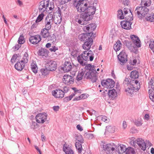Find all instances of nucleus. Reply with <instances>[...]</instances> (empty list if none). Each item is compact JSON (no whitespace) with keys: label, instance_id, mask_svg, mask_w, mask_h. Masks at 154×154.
<instances>
[{"label":"nucleus","instance_id":"2eb2a0df","mask_svg":"<svg viewBox=\"0 0 154 154\" xmlns=\"http://www.w3.org/2000/svg\"><path fill=\"white\" fill-rule=\"evenodd\" d=\"M47 68L50 71H53L55 70L57 68V64L55 61L50 60L46 63Z\"/></svg>","mask_w":154,"mask_h":154},{"label":"nucleus","instance_id":"4d7b16f0","mask_svg":"<svg viewBox=\"0 0 154 154\" xmlns=\"http://www.w3.org/2000/svg\"><path fill=\"white\" fill-rule=\"evenodd\" d=\"M125 20L128 22H131L133 20V18L132 16H128L125 17Z\"/></svg>","mask_w":154,"mask_h":154},{"label":"nucleus","instance_id":"680f3d73","mask_svg":"<svg viewBox=\"0 0 154 154\" xmlns=\"http://www.w3.org/2000/svg\"><path fill=\"white\" fill-rule=\"evenodd\" d=\"M102 121L106 123L108 122V119H107V117L105 116H103L102 117Z\"/></svg>","mask_w":154,"mask_h":154},{"label":"nucleus","instance_id":"c9c22d12","mask_svg":"<svg viewBox=\"0 0 154 154\" xmlns=\"http://www.w3.org/2000/svg\"><path fill=\"white\" fill-rule=\"evenodd\" d=\"M139 73L137 71L134 70L131 72L130 77L133 79H136L138 78Z\"/></svg>","mask_w":154,"mask_h":154},{"label":"nucleus","instance_id":"412c9836","mask_svg":"<svg viewBox=\"0 0 154 154\" xmlns=\"http://www.w3.org/2000/svg\"><path fill=\"white\" fill-rule=\"evenodd\" d=\"M72 68V65L71 63L69 61H66L63 66L62 67V69L65 72H68L70 71Z\"/></svg>","mask_w":154,"mask_h":154},{"label":"nucleus","instance_id":"473e14b6","mask_svg":"<svg viewBox=\"0 0 154 154\" xmlns=\"http://www.w3.org/2000/svg\"><path fill=\"white\" fill-rule=\"evenodd\" d=\"M81 14L85 21H87L90 20L93 17L92 16L90 15V14H88L86 12L82 13Z\"/></svg>","mask_w":154,"mask_h":154},{"label":"nucleus","instance_id":"49530a36","mask_svg":"<svg viewBox=\"0 0 154 154\" xmlns=\"http://www.w3.org/2000/svg\"><path fill=\"white\" fill-rule=\"evenodd\" d=\"M84 136L89 139H92L94 137V134L89 132L85 133Z\"/></svg>","mask_w":154,"mask_h":154},{"label":"nucleus","instance_id":"f704fd0d","mask_svg":"<svg viewBox=\"0 0 154 154\" xmlns=\"http://www.w3.org/2000/svg\"><path fill=\"white\" fill-rule=\"evenodd\" d=\"M82 143H79V142H76L75 143V146L77 149L78 150L79 154H84L82 153V147L81 144Z\"/></svg>","mask_w":154,"mask_h":154},{"label":"nucleus","instance_id":"37998d69","mask_svg":"<svg viewBox=\"0 0 154 154\" xmlns=\"http://www.w3.org/2000/svg\"><path fill=\"white\" fill-rule=\"evenodd\" d=\"M117 12L118 18L121 20L124 19V16L123 13L121 9H120L118 10Z\"/></svg>","mask_w":154,"mask_h":154},{"label":"nucleus","instance_id":"2f4dec72","mask_svg":"<svg viewBox=\"0 0 154 154\" xmlns=\"http://www.w3.org/2000/svg\"><path fill=\"white\" fill-rule=\"evenodd\" d=\"M63 150L66 154H74L73 150L69 146L67 145H64Z\"/></svg>","mask_w":154,"mask_h":154},{"label":"nucleus","instance_id":"7ed1b4c3","mask_svg":"<svg viewBox=\"0 0 154 154\" xmlns=\"http://www.w3.org/2000/svg\"><path fill=\"white\" fill-rule=\"evenodd\" d=\"M85 69L88 70L85 75V77L87 79H91L92 82H96L97 79V72L96 70V66L89 64L86 65Z\"/></svg>","mask_w":154,"mask_h":154},{"label":"nucleus","instance_id":"69168bd1","mask_svg":"<svg viewBox=\"0 0 154 154\" xmlns=\"http://www.w3.org/2000/svg\"><path fill=\"white\" fill-rule=\"evenodd\" d=\"M63 91L64 92V93H66L69 90V87L67 86L64 87L63 88Z\"/></svg>","mask_w":154,"mask_h":154},{"label":"nucleus","instance_id":"13d9d810","mask_svg":"<svg viewBox=\"0 0 154 154\" xmlns=\"http://www.w3.org/2000/svg\"><path fill=\"white\" fill-rule=\"evenodd\" d=\"M57 50H58L57 48L55 46H52L49 49V50L51 52H55Z\"/></svg>","mask_w":154,"mask_h":154},{"label":"nucleus","instance_id":"f03ea898","mask_svg":"<svg viewBox=\"0 0 154 154\" xmlns=\"http://www.w3.org/2000/svg\"><path fill=\"white\" fill-rule=\"evenodd\" d=\"M94 58V54L92 51H85L77 57V60L80 64L83 66L86 64V61L89 60L91 61H93Z\"/></svg>","mask_w":154,"mask_h":154},{"label":"nucleus","instance_id":"4c0bfd02","mask_svg":"<svg viewBox=\"0 0 154 154\" xmlns=\"http://www.w3.org/2000/svg\"><path fill=\"white\" fill-rule=\"evenodd\" d=\"M31 68L34 73L36 74L37 72L38 68L36 63H32L31 64Z\"/></svg>","mask_w":154,"mask_h":154},{"label":"nucleus","instance_id":"8fccbe9b","mask_svg":"<svg viewBox=\"0 0 154 154\" xmlns=\"http://www.w3.org/2000/svg\"><path fill=\"white\" fill-rule=\"evenodd\" d=\"M84 75V72L82 71L80 73H79L78 75L77 76V79L78 81L81 80L82 79L83 75Z\"/></svg>","mask_w":154,"mask_h":154},{"label":"nucleus","instance_id":"1a4fd4ad","mask_svg":"<svg viewBox=\"0 0 154 154\" xmlns=\"http://www.w3.org/2000/svg\"><path fill=\"white\" fill-rule=\"evenodd\" d=\"M48 115L45 113L38 114L35 117L36 122L39 123H43L46 120Z\"/></svg>","mask_w":154,"mask_h":154},{"label":"nucleus","instance_id":"a211bd4d","mask_svg":"<svg viewBox=\"0 0 154 154\" xmlns=\"http://www.w3.org/2000/svg\"><path fill=\"white\" fill-rule=\"evenodd\" d=\"M93 38H90L89 40L85 42L82 45V48L85 50H86L87 51L89 50L93 44Z\"/></svg>","mask_w":154,"mask_h":154},{"label":"nucleus","instance_id":"864d4df0","mask_svg":"<svg viewBox=\"0 0 154 154\" xmlns=\"http://www.w3.org/2000/svg\"><path fill=\"white\" fill-rule=\"evenodd\" d=\"M119 2H122V4L124 5L128 6L129 4V0H119Z\"/></svg>","mask_w":154,"mask_h":154},{"label":"nucleus","instance_id":"dca6fc26","mask_svg":"<svg viewBox=\"0 0 154 154\" xmlns=\"http://www.w3.org/2000/svg\"><path fill=\"white\" fill-rule=\"evenodd\" d=\"M94 37L87 33H82L79 35V39L81 41L85 42Z\"/></svg>","mask_w":154,"mask_h":154},{"label":"nucleus","instance_id":"f257e3e1","mask_svg":"<svg viewBox=\"0 0 154 154\" xmlns=\"http://www.w3.org/2000/svg\"><path fill=\"white\" fill-rule=\"evenodd\" d=\"M130 80L129 78H125L123 84L125 87H127L126 91L132 94L135 90H138L140 87L137 80H132L130 81Z\"/></svg>","mask_w":154,"mask_h":154},{"label":"nucleus","instance_id":"0e129e2a","mask_svg":"<svg viewBox=\"0 0 154 154\" xmlns=\"http://www.w3.org/2000/svg\"><path fill=\"white\" fill-rule=\"evenodd\" d=\"M68 2L66 0H60V5H64Z\"/></svg>","mask_w":154,"mask_h":154},{"label":"nucleus","instance_id":"6ab92c4d","mask_svg":"<svg viewBox=\"0 0 154 154\" xmlns=\"http://www.w3.org/2000/svg\"><path fill=\"white\" fill-rule=\"evenodd\" d=\"M57 14L58 15L55 16L53 18L54 22L56 24H60L62 21L61 11L60 10H59L57 12Z\"/></svg>","mask_w":154,"mask_h":154},{"label":"nucleus","instance_id":"603ef678","mask_svg":"<svg viewBox=\"0 0 154 154\" xmlns=\"http://www.w3.org/2000/svg\"><path fill=\"white\" fill-rule=\"evenodd\" d=\"M17 57L18 56L17 54H14L11 59V62L13 63H14L16 61Z\"/></svg>","mask_w":154,"mask_h":154},{"label":"nucleus","instance_id":"a878e982","mask_svg":"<svg viewBox=\"0 0 154 154\" xmlns=\"http://www.w3.org/2000/svg\"><path fill=\"white\" fill-rule=\"evenodd\" d=\"M96 6L94 3V6H88L86 13L88 14H90V15L92 16L95 13L96 10Z\"/></svg>","mask_w":154,"mask_h":154},{"label":"nucleus","instance_id":"774afa93","mask_svg":"<svg viewBox=\"0 0 154 154\" xmlns=\"http://www.w3.org/2000/svg\"><path fill=\"white\" fill-rule=\"evenodd\" d=\"M76 128L80 131H82L83 130L82 128L80 126V125H77Z\"/></svg>","mask_w":154,"mask_h":154},{"label":"nucleus","instance_id":"72a5a7b5","mask_svg":"<svg viewBox=\"0 0 154 154\" xmlns=\"http://www.w3.org/2000/svg\"><path fill=\"white\" fill-rule=\"evenodd\" d=\"M122 46V44L121 42L119 40H118L114 45V49L116 51H119L120 49Z\"/></svg>","mask_w":154,"mask_h":154},{"label":"nucleus","instance_id":"052dcab7","mask_svg":"<svg viewBox=\"0 0 154 154\" xmlns=\"http://www.w3.org/2000/svg\"><path fill=\"white\" fill-rule=\"evenodd\" d=\"M78 52L76 50L72 51L71 53V55L74 57H77Z\"/></svg>","mask_w":154,"mask_h":154},{"label":"nucleus","instance_id":"5701e85b","mask_svg":"<svg viewBox=\"0 0 154 154\" xmlns=\"http://www.w3.org/2000/svg\"><path fill=\"white\" fill-rule=\"evenodd\" d=\"M52 21V19L51 17H49L47 16L46 17L45 21V28L44 29H46L47 30H50L51 27V23Z\"/></svg>","mask_w":154,"mask_h":154},{"label":"nucleus","instance_id":"423d86ee","mask_svg":"<svg viewBox=\"0 0 154 154\" xmlns=\"http://www.w3.org/2000/svg\"><path fill=\"white\" fill-rule=\"evenodd\" d=\"M88 4L86 3L84 4V2L80 3H73V5L77 10V11L79 12H86L88 8Z\"/></svg>","mask_w":154,"mask_h":154},{"label":"nucleus","instance_id":"bf43d9fd","mask_svg":"<svg viewBox=\"0 0 154 154\" xmlns=\"http://www.w3.org/2000/svg\"><path fill=\"white\" fill-rule=\"evenodd\" d=\"M82 99H84L87 98L89 96L88 95L86 94H81V95Z\"/></svg>","mask_w":154,"mask_h":154},{"label":"nucleus","instance_id":"b1692460","mask_svg":"<svg viewBox=\"0 0 154 154\" xmlns=\"http://www.w3.org/2000/svg\"><path fill=\"white\" fill-rule=\"evenodd\" d=\"M48 51L45 48H41L37 52V54L38 56L47 57L48 56Z\"/></svg>","mask_w":154,"mask_h":154},{"label":"nucleus","instance_id":"5fc2aeb1","mask_svg":"<svg viewBox=\"0 0 154 154\" xmlns=\"http://www.w3.org/2000/svg\"><path fill=\"white\" fill-rule=\"evenodd\" d=\"M135 124L137 126H141L142 123L141 122V121L140 120H136L134 122Z\"/></svg>","mask_w":154,"mask_h":154},{"label":"nucleus","instance_id":"de8ad7c7","mask_svg":"<svg viewBox=\"0 0 154 154\" xmlns=\"http://www.w3.org/2000/svg\"><path fill=\"white\" fill-rule=\"evenodd\" d=\"M142 2L145 6H149L151 3V0H142Z\"/></svg>","mask_w":154,"mask_h":154},{"label":"nucleus","instance_id":"20e7f679","mask_svg":"<svg viewBox=\"0 0 154 154\" xmlns=\"http://www.w3.org/2000/svg\"><path fill=\"white\" fill-rule=\"evenodd\" d=\"M96 28V26L94 23L90 24L85 26L83 28L84 31L89 35H91L94 38L96 36V34H94L93 32Z\"/></svg>","mask_w":154,"mask_h":154},{"label":"nucleus","instance_id":"0eeeda50","mask_svg":"<svg viewBox=\"0 0 154 154\" xmlns=\"http://www.w3.org/2000/svg\"><path fill=\"white\" fill-rule=\"evenodd\" d=\"M49 0H44L41 1L39 3L38 9L42 12L48 11V7L49 5Z\"/></svg>","mask_w":154,"mask_h":154},{"label":"nucleus","instance_id":"f8f14e48","mask_svg":"<svg viewBox=\"0 0 154 154\" xmlns=\"http://www.w3.org/2000/svg\"><path fill=\"white\" fill-rule=\"evenodd\" d=\"M72 89L74 91V93H73L71 94L69 96L63 98V100L64 102H67L71 100L72 98L76 94H80L81 93L80 90H77L75 88H72Z\"/></svg>","mask_w":154,"mask_h":154},{"label":"nucleus","instance_id":"a19ab883","mask_svg":"<svg viewBox=\"0 0 154 154\" xmlns=\"http://www.w3.org/2000/svg\"><path fill=\"white\" fill-rule=\"evenodd\" d=\"M75 139L78 141L76 142H79V143H84V140L82 138V136L80 135H77L75 136Z\"/></svg>","mask_w":154,"mask_h":154},{"label":"nucleus","instance_id":"ea45409f","mask_svg":"<svg viewBox=\"0 0 154 154\" xmlns=\"http://www.w3.org/2000/svg\"><path fill=\"white\" fill-rule=\"evenodd\" d=\"M125 152L126 154H135V153L134 149L131 147L127 148Z\"/></svg>","mask_w":154,"mask_h":154},{"label":"nucleus","instance_id":"ddd939ff","mask_svg":"<svg viewBox=\"0 0 154 154\" xmlns=\"http://www.w3.org/2000/svg\"><path fill=\"white\" fill-rule=\"evenodd\" d=\"M74 78L68 75H64L63 79L64 83L67 85L72 84L74 82Z\"/></svg>","mask_w":154,"mask_h":154},{"label":"nucleus","instance_id":"9b49d317","mask_svg":"<svg viewBox=\"0 0 154 154\" xmlns=\"http://www.w3.org/2000/svg\"><path fill=\"white\" fill-rule=\"evenodd\" d=\"M118 58L119 61L121 62L122 65H124L128 60L127 55L124 52H121L118 56Z\"/></svg>","mask_w":154,"mask_h":154},{"label":"nucleus","instance_id":"cd10ccee","mask_svg":"<svg viewBox=\"0 0 154 154\" xmlns=\"http://www.w3.org/2000/svg\"><path fill=\"white\" fill-rule=\"evenodd\" d=\"M126 146L125 145L121 144L118 146H116V151H118L119 153H122L126 151Z\"/></svg>","mask_w":154,"mask_h":154},{"label":"nucleus","instance_id":"9d476101","mask_svg":"<svg viewBox=\"0 0 154 154\" xmlns=\"http://www.w3.org/2000/svg\"><path fill=\"white\" fill-rule=\"evenodd\" d=\"M116 146L113 143L107 144H104L103 145V149L105 151H109V152L114 151L115 149H116Z\"/></svg>","mask_w":154,"mask_h":154},{"label":"nucleus","instance_id":"c756f323","mask_svg":"<svg viewBox=\"0 0 154 154\" xmlns=\"http://www.w3.org/2000/svg\"><path fill=\"white\" fill-rule=\"evenodd\" d=\"M125 44L127 48L131 51H133L134 50V44L133 42L128 41H125Z\"/></svg>","mask_w":154,"mask_h":154},{"label":"nucleus","instance_id":"4be33fe9","mask_svg":"<svg viewBox=\"0 0 154 154\" xmlns=\"http://www.w3.org/2000/svg\"><path fill=\"white\" fill-rule=\"evenodd\" d=\"M121 25L122 28L126 29H130L131 28V26L132 23L128 22L126 20H123L121 21Z\"/></svg>","mask_w":154,"mask_h":154},{"label":"nucleus","instance_id":"c03bdc74","mask_svg":"<svg viewBox=\"0 0 154 154\" xmlns=\"http://www.w3.org/2000/svg\"><path fill=\"white\" fill-rule=\"evenodd\" d=\"M50 70L47 68L42 69L40 70V72L42 75H45L48 74Z\"/></svg>","mask_w":154,"mask_h":154},{"label":"nucleus","instance_id":"09e8293b","mask_svg":"<svg viewBox=\"0 0 154 154\" xmlns=\"http://www.w3.org/2000/svg\"><path fill=\"white\" fill-rule=\"evenodd\" d=\"M18 43L20 44H22L24 43V39L22 35L20 36L18 38Z\"/></svg>","mask_w":154,"mask_h":154},{"label":"nucleus","instance_id":"6e6552de","mask_svg":"<svg viewBox=\"0 0 154 154\" xmlns=\"http://www.w3.org/2000/svg\"><path fill=\"white\" fill-rule=\"evenodd\" d=\"M115 84L114 81L110 79H108L106 80H103L101 81L102 86L107 88H112L114 87Z\"/></svg>","mask_w":154,"mask_h":154},{"label":"nucleus","instance_id":"6e6d98bb","mask_svg":"<svg viewBox=\"0 0 154 154\" xmlns=\"http://www.w3.org/2000/svg\"><path fill=\"white\" fill-rule=\"evenodd\" d=\"M130 38L131 39H132L133 42L136 40L138 39V38H139L138 37L134 35H131Z\"/></svg>","mask_w":154,"mask_h":154},{"label":"nucleus","instance_id":"338daca9","mask_svg":"<svg viewBox=\"0 0 154 154\" xmlns=\"http://www.w3.org/2000/svg\"><path fill=\"white\" fill-rule=\"evenodd\" d=\"M122 126L123 128L124 129H125L127 127L126 122L125 121H123Z\"/></svg>","mask_w":154,"mask_h":154},{"label":"nucleus","instance_id":"f3484780","mask_svg":"<svg viewBox=\"0 0 154 154\" xmlns=\"http://www.w3.org/2000/svg\"><path fill=\"white\" fill-rule=\"evenodd\" d=\"M52 95L56 98H62L64 97V92L61 90L57 89L52 91Z\"/></svg>","mask_w":154,"mask_h":154},{"label":"nucleus","instance_id":"e433bc0d","mask_svg":"<svg viewBox=\"0 0 154 154\" xmlns=\"http://www.w3.org/2000/svg\"><path fill=\"white\" fill-rule=\"evenodd\" d=\"M29 56L27 53H25L23 57L21 60V62H23L25 64L27 63L28 61Z\"/></svg>","mask_w":154,"mask_h":154},{"label":"nucleus","instance_id":"bb28decb","mask_svg":"<svg viewBox=\"0 0 154 154\" xmlns=\"http://www.w3.org/2000/svg\"><path fill=\"white\" fill-rule=\"evenodd\" d=\"M25 64L23 62H21V61H18L14 65L15 68L18 71H21L25 67Z\"/></svg>","mask_w":154,"mask_h":154},{"label":"nucleus","instance_id":"aec40b11","mask_svg":"<svg viewBox=\"0 0 154 154\" xmlns=\"http://www.w3.org/2000/svg\"><path fill=\"white\" fill-rule=\"evenodd\" d=\"M137 143L140 147L143 150H145L146 148V145L144 140L141 138L137 139Z\"/></svg>","mask_w":154,"mask_h":154},{"label":"nucleus","instance_id":"c85d7f7f","mask_svg":"<svg viewBox=\"0 0 154 154\" xmlns=\"http://www.w3.org/2000/svg\"><path fill=\"white\" fill-rule=\"evenodd\" d=\"M75 18L76 22H77L79 24L83 25L85 24V21L82 18V14H77L75 17Z\"/></svg>","mask_w":154,"mask_h":154},{"label":"nucleus","instance_id":"3c124183","mask_svg":"<svg viewBox=\"0 0 154 154\" xmlns=\"http://www.w3.org/2000/svg\"><path fill=\"white\" fill-rule=\"evenodd\" d=\"M133 43L134 44V45L135 44L138 48L140 47V40L139 38H138V39L136 40Z\"/></svg>","mask_w":154,"mask_h":154},{"label":"nucleus","instance_id":"58836bf2","mask_svg":"<svg viewBox=\"0 0 154 154\" xmlns=\"http://www.w3.org/2000/svg\"><path fill=\"white\" fill-rule=\"evenodd\" d=\"M146 19L148 21L151 22L154 21V14L151 13L150 14H148L147 15Z\"/></svg>","mask_w":154,"mask_h":154},{"label":"nucleus","instance_id":"a18cd8bd","mask_svg":"<svg viewBox=\"0 0 154 154\" xmlns=\"http://www.w3.org/2000/svg\"><path fill=\"white\" fill-rule=\"evenodd\" d=\"M44 14L42 13L40 14L38 17L35 21V23H37L41 21L43 19Z\"/></svg>","mask_w":154,"mask_h":154},{"label":"nucleus","instance_id":"39448f33","mask_svg":"<svg viewBox=\"0 0 154 154\" xmlns=\"http://www.w3.org/2000/svg\"><path fill=\"white\" fill-rule=\"evenodd\" d=\"M149 9L145 6H138L137 7L134 11V13L138 15L144 17L149 12Z\"/></svg>","mask_w":154,"mask_h":154},{"label":"nucleus","instance_id":"393cba45","mask_svg":"<svg viewBox=\"0 0 154 154\" xmlns=\"http://www.w3.org/2000/svg\"><path fill=\"white\" fill-rule=\"evenodd\" d=\"M108 95L110 98L114 100L117 96V92L116 90L114 89L109 91Z\"/></svg>","mask_w":154,"mask_h":154},{"label":"nucleus","instance_id":"e2e57ef3","mask_svg":"<svg viewBox=\"0 0 154 154\" xmlns=\"http://www.w3.org/2000/svg\"><path fill=\"white\" fill-rule=\"evenodd\" d=\"M20 46V45H19V44L16 45L14 46V48H14V51H16L19 49Z\"/></svg>","mask_w":154,"mask_h":154},{"label":"nucleus","instance_id":"79ce46f5","mask_svg":"<svg viewBox=\"0 0 154 154\" xmlns=\"http://www.w3.org/2000/svg\"><path fill=\"white\" fill-rule=\"evenodd\" d=\"M115 128L114 126H108L106 127V130L111 133H114L115 132Z\"/></svg>","mask_w":154,"mask_h":154},{"label":"nucleus","instance_id":"4468645a","mask_svg":"<svg viewBox=\"0 0 154 154\" xmlns=\"http://www.w3.org/2000/svg\"><path fill=\"white\" fill-rule=\"evenodd\" d=\"M41 40V36L39 35L31 36L29 39L30 42L33 44H36L38 43Z\"/></svg>","mask_w":154,"mask_h":154},{"label":"nucleus","instance_id":"7c9ffc66","mask_svg":"<svg viewBox=\"0 0 154 154\" xmlns=\"http://www.w3.org/2000/svg\"><path fill=\"white\" fill-rule=\"evenodd\" d=\"M49 30H47L46 29H42L40 32V35L43 38H47L50 35V33L49 32Z\"/></svg>","mask_w":154,"mask_h":154}]
</instances>
